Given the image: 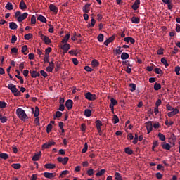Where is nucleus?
<instances>
[{
	"label": "nucleus",
	"mask_w": 180,
	"mask_h": 180,
	"mask_svg": "<svg viewBox=\"0 0 180 180\" xmlns=\"http://www.w3.org/2000/svg\"><path fill=\"white\" fill-rule=\"evenodd\" d=\"M16 115L20 119V120H22V122H26V120L29 119V117H27V115L25 112V110L22 108H18L16 110Z\"/></svg>",
	"instance_id": "f257e3e1"
},
{
	"label": "nucleus",
	"mask_w": 180,
	"mask_h": 180,
	"mask_svg": "<svg viewBox=\"0 0 180 180\" xmlns=\"http://www.w3.org/2000/svg\"><path fill=\"white\" fill-rule=\"evenodd\" d=\"M29 16V13H24L22 14V12L20 11H16L15 14V18H16L18 22L19 23L22 22V21L25 20Z\"/></svg>",
	"instance_id": "f03ea898"
},
{
	"label": "nucleus",
	"mask_w": 180,
	"mask_h": 180,
	"mask_svg": "<svg viewBox=\"0 0 180 180\" xmlns=\"http://www.w3.org/2000/svg\"><path fill=\"white\" fill-rule=\"evenodd\" d=\"M8 89L11 91L12 94H14V96H20V91L16 88V85L11 83L8 84Z\"/></svg>",
	"instance_id": "7ed1b4c3"
},
{
	"label": "nucleus",
	"mask_w": 180,
	"mask_h": 180,
	"mask_svg": "<svg viewBox=\"0 0 180 180\" xmlns=\"http://www.w3.org/2000/svg\"><path fill=\"white\" fill-rule=\"evenodd\" d=\"M39 115H40V109H39V107L36 106L35 107V111H34V123L37 124V126H39L40 124L39 123Z\"/></svg>",
	"instance_id": "20e7f679"
},
{
	"label": "nucleus",
	"mask_w": 180,
	"mask_h": 180,
	"mask_svg": "<svg viewBox=\"0 0 180 180\" xmlns=\"http://www.w3.org/2000/svg\"><path fill=\"white\" fill-rule=\"evenodd\" d=\"M85 98L88 101H95L96 99V94L87 92L85 94Z\"/></svg>",
	"instance_id": "39448f33"
},
{
	"label": "nucleus",
	"mask_w": 180,
	"mask_h": 180,
	"mask_svg": "<svg viewBox=\"0 0 180 180\" xmlns=\"http://www.w3.org/2000/svg\"><path fill=\"white\" fill-rule=\"evenodd\" d=\"M146 130L148 131V134H150V133L153 131V123L151 122V121L146 122Z\"/></svg>",
	"instance_id": "423d86ee"
},
{
	"label": "nucleus",
	"mask_w": 180,
	"mask_h": 180,
	"mask_svg": "<svg viewBox=\"0 0 180 180\" xmlns=\"http://www.w3.org/2000/svg\"><path fill=\"white\" fill-rule=\"evenodd\" d=\"M55 144H56V142L49 141L48 142L42 145V148H44V149L50 148V147H51L52 146H54Z\"/></svg>",
	"instance_id": "0eeeda50"
},
{
	"label": "nucleus",
	"mask_w": 180,
	"mask_h": 180,
	"mask_svg": "<svg viewBox=\"0 0 180 180\" xmlns=\"http://www.w3.org/2000/svg\"><path fill=\"white\" fill-rule=\"evenodd\" d=\"M40 37L41 40L44 41L45 44H49L50 43H51V40L50 39V38H49V37L44 35L43 34H41Z\"/></svg>",
	"instance_id": "6e6552de"
},
{
	"label": "nucleus",
	"mask_w": 180,
	"mask_h": 180,
	"mask_svg": "<svg viewBox=\"0 0 180 180\" xmlns=\"http://www.w3.org/2000/svg\"><path fill=\"white\" fill-rule=\"evenodd\" d=\"M73 103H74V102L71 99H68L66 101L65 106H66L68 110H71V109H72Z\"/></svg>",
	"instance_id": "1a4fd4ad"
},
{
	"label": "nucleus",
	"mask_w": 180,
	"mask_h": 180,
	"mask_svg": "<svg viewBox=\"0 0 180 180\" xmlns=\"http://www.w3.org/2000/svg\"><path fill=\"white\" fill-rule=\"evenodd\" d=\"M60 49H62V50H63V53L65 54V53H68V50L70 49H71V46H70V44L65 43V44H63L60 47Z\"/></svg>",
	"instance_id": "9d476101"
},
{
	"label": "nucleus",
	"mask_w": 180,
	"mask_h": 180,
	"mask_svg": "<svg viewBox=\"0 0 180 180\" xmlns=\"http://www.w3.org/2000/svg\"><path fill=\"white\" fill-rule=\"evenodd\" d=\"M44 176L45 178H48V179H53V178L56 177V173H50V172H44Z\"/></svg>",
	"instance_id": "9b49d317"
},
{
	"label": "nucleus",
	"mask_w": 180,
	"mask_h": 180,
	"mask_svg": "<svg viewBox=\"0 0 180 180\" xmlns=\"http://www.w3.org/2000/svg\"><path fill=\"white\" fill-rule=\"evenodd\" d=\"M124 41L126 43H130L131 44H134V43H136V40H134V39L131 37H127L124 38Z\"/></svg>",
	"instance_id": "f8f14e48"
},
{
	"label": "nucleus",
	"mask_w": 180,
	"mask_h": 180,
	"mask_svg": "<svg viewBox=\"0 0 180 180\" xmlns=\"http://www.w3.org/2000/svg\"><path fill=\"white\" fill-rule=\"evenodd\" d=\"M19 8L21 11H26V9H27V6L26 5V3H25L24 0L20 1Z\"/></svg>",
	"instance_id": "ddd939ff"
},
{
	"label": "nucleus",
	"mask_w": 180,
	"mask_h": 180,
	"mask_svg": "<svg viewBox=\"0 0 180 180\" xmlns=\"http://www.w3.org/2000/svg\"><path fill=\"white\" fill-rule=\"evenodd\" d=\"M102 126V122L99 120L96 121V127H97V130L98 133H102V129L101 128Z\"/></svg>",
	"instance_id": "4468645a"
},
{
	"label": "nucleus",
	"mask_w": 180,
	"mask_h": 180,
	"mask_svg": "<svg viewBox=\"0 0 180 180\" xmlns=\"http://www.w3.org/2000/svg\"><path fill=\"white\" fill-rule=\"evenodd\" d=\"M178 113H179V110L175 108L174 110H172V112H168L167 116L169 117H172V116H175V115H178Z\"/></svg>",
	"instance_id": "2eb2a0df"
},
{
	"label": "nucleus",
	"mask_w": 180,
	"mask_h": 180,
	"mask_svg": "<svg viewBox=\"0 0 180 180\" xmlns=\"http://www.w3.org/2000/svg\"><path fill=\"white\" fill-rule=\"evenodd\" d=\"M53 70H54V62L51 61L49 63V65L46 67V71L48 72H53Z\"/></svg>",
	"instance_id": "dca6fc26"
},
{
	"label": "nucleus",
	"mask_w": 180,
	"mask_h": 180,
	"mask_svg": "<svg viewBox=\"0 0 180 180\" xmlns=\"http://www.w3.org/2000/svg\"><path fill=\"white\" fill-rule=\"evenodd\" d=\"M90 6H91L90 4H86L84 6H83L82 11L84 13H89Z\"/></svg>",
	"instance_id": "f3484780"
},
{
	"label": "nucleus",
	"mask_w": 180,
	"mask_h": 180,
	"mask_svg": "<svg viewBox=\"0 0 180 180\" xmlns=\"http://www.w3.org/2000/svg\"><path fill=\"white\" fill-rule=\"evenodd\" d=\"M30 73L31 74V77L32 78H37V77L40 76V73L36 70H30Z\"/></svg>",
	"instance_id": "a211bd4d"
},
{
	"label": "nucleus",
	"mask_w": 180,
	"mask_h": 180,
	"mask_svg": "<svg viewBox=\"0 0 180 180\" xmlns=\"http://www.w3.org/2000/svg\"><path fill=\"white\" fill-rule=\"evenodd\" d=\"M49 8L51 12H54V13H57L58 12V8L54 4H50Z\"/></svg>",
	"instance_id": "6ab92c4d"
},
{
	"label": "nucleus",
	"mask_w": 180,
	"mask_h": 180,
	"mask_svg": "<svg viewBox=\"0 0 180 180\" xmlns=\"http://www.w3.org/2000/svg\"><path fill=\"white\" fill-rule=\"evenodd\" d=\"M162 148H163V150H167L168 151L171 150V145H169V143H165V142H162Z\"/></svg>",
	"instance_id": "aec40b11"
},
{
	"label": "nucleus",
	"mask_w": 180,
	"mask_h": 180,
	"mask_svg": "<svg viewBox=\"0 0 180 180\" xmlns=\"http://www.w3.org/2000/svg\"><path fill=\"white\" fill-rule=\"evenodd\" d=\"M9 27L11 30H16L18 29V24L15 22H9Z\"/></svg>",
	"instance_id": "412c9836"
},
{
	"label": "nucleus",
	"mask_w": 180,
	"mask_h": 180,
	"mask_svg": "<svg viewBox=\"0 0 180 180\" xmlns=\"http://www.w3.org/2000/svg\"><path fill=\"white\" fill-rule=\"evenodd\" d=\"M37 20L42 22V23H47V19H46V17L43 16L42 15H38Z\"/></svg>",
	"instance_id": "4be33fe9"
},
{
	"label": "nucleus",
	"mask_w": 180,
	"mask_h": 180,
	"mask_svg": "<svg viewBox=\"0 0 180 180\" xmlns=\"http://www.w3.org/2000/svg\"><path fill=\"white\" fill-rule=\"evenodd\" d=\"M45 168L47 169H54L56 168V165L51 163H47L44 165Z\"/></svg>",
	"instance_id": "5701e85b"
},
{
	"label": "nucleus",
	"mask_w": 180,
	"mask_h": 180,
	"mask_svg": "<svg viewBox=\"0 0 180 180\" xmlns=\"http://www.w3.org/2000/svg\"><path fill=\"white\" fill-rule=\"evenodd\" d=\"M0 121L1 123H6L8 122V117L3 116L2 114H0Z\"/></svg>",
	"instance_id": "b1692460"
},
{
	"label": "nucleus",
	"mask_w": 180,
	"mask_h": 180,
	"mask_svg": "<svg viewBox=\"0 0 180 180\" xmlns=\"http://www.w3.org/2000/svg\"><path fill=\"white\" fill-rule=\"evenodd\" d=\"M6 9L8 11H12L13 9V5L11 2H8L5 6Z\"/></svg>",
	"instance_id": "393cba45"
},
{
	"label": "nucleus",
	"mask_w": 180,
	"mask_h": 180,
	"mask_svg": "<svg viewBox=\"0 0 180 180\" xmlns=\"http://www.w3.org/2000/svg\"><path fill=\"white\" fill-rule=\"evenodd\" d=\"M41 155V153L34 155V156L32 157V161H39V160H40Z\"/></svg>",
	"instance_id": "a878e982"
},
{
	"label": "nucleus",
	"mask_w": 180,
	"mask_h": 180,
	"mask_svg": "<svg viewBox=\"0 0 180 180\" xmlns=\"http://www.w3.org/2000/svg\"><path fill=\"white\" fill-rule=\"evenodd\" d=\"M113 41V35H112L108 39L104 41L105 46H108L109 43H112Z\"/></svg>",
	"instance_id": "bb28decb"
},
{
	"label": "nucleus",
	"mask_w": 180,
	"mask_h": 180,
	"mask_svg": "<svg viewBox=\"0 0 180 180\" xmlns=\"http://www.w3.org/2000/svg\"><path fill=\"white\" fill-rule=\"evenodd\" d=\"M0 158H2L3 160H8L9 158V155L5 153H0Z\"/></svg>",
	"instance_id": "cd10ccee"
},
{
	"label": "nucleus",
	"mask_w": 180,
	"mask_h": 180,
	"mask_svg": "<svg viewBox=\"0 0 180 180\" xmlns=\"http://www.w3.org/2000/svg\"><path fill=\"white\" fill-rule=\"evenodd\" d=\"M129 53L124 52L121 54V59L122 60H127L129 58Z\"/></svg>",
	"instance_id": "c85d7f7f"
},
{
	"label": "nucleus",
	"mask_w": 180,
	"mask_h": 180,
	"mask_svg": "<svg viewBox=\"0 0 180 180\" xmlns=\"http://www.w3.org/2000/svg\"><path fill=\"white\" fill-rule=\"evenodd\" d=\"M95 23H96V21L95 20V19L91 18V23H89L87 25V27H94V26H95Z\"/></svg>",
	"instance_id": "c756f323"
},
{
	"label": "nucleus",
	"mask_w": 180,
	"mask_h": 180,
	"mask_svg": "<svg viewBox=\"0 0 180 180\" xmlns=\"http://www.w3.org/2000/svg\"><path fill=\"white\" fill-rule=\"evenodd\" d=\"M115 180H123L122 179V174L119 172H115Z\"/></svg>",
	"instance_id": "7c9ffc66"
},
{
	"label": "nucleus",
	"mask_w": 180,
	"mask_h": 180,
	"mask_svg": "<svg viewBox=\"0 0 180 180\" xmlns=\"http://www.w3.org/2000/svg\"><path fill=\"white\" fill-rule=\"evenodd\" d=\"M70 40V34H67L65 37L62 39V43L64 44Z\"/></svg>",
	"instance_id": "2f4dec72"
},
{
	"label": "nucleus",
	"mask_w": 180,
	"mask_h": 180,
	"mask_svg": "<svg viewBox=\"0 0 180 180\" xmlns=\"http://www.w3.org/2000/svg\"><path fill=\"white\" fill-rule=\"evenodd\" d=\"M84 115L86 116V117H90V116L92 115V111L89 109H86L84 111Z\"/></svg>",
	"instance_id": "473e14b6"
},
{
	"label": "nucleus",
	"mask_w": 180,
	"mask_h": 180,
	"mask_svg": "<svg viewBox=\"0 0 180 180\" xmlns=\"http://www.w3.org/2000/svg\"><path fill=\"white\" fill-rule=\"evenodd\" d=\"M125 153L129 155H131V154H133V150H131V148L129 147L125 148Z\"/></svg>",
	"instance_id": "72a5a7b5"
},
{
	"label": "nucleus",
	"mask_w": 180,
	"mask_h": 180,
	"mask_svg": "<svg viewBox=\"0 0 180 180\" xmlns=\"http://www.w3.org/2000/svg\"><path fill=\"white\" fill-rule=\"evenodd\" d=\"M131 22L132 23H136V24L140 23V18L137 17H132Z\"/></svg>",
	"instance_id": "f704fd0d"
},
{
	"label": "nucleus",
	"mask_w": 180,
	"mask_h": 180,
	"mask_svg": "<svg viewBox=\"0 0 180 180\" xmlns=\"http://www.w3.org/2000/svg\"><path fill=\"white\" fill-rule=\"evenodd\" d=\"M91 65L92 67H98L99 65V62H98L96 60V59H94L92 61H91Z\"/></svg>",
	"instance_id": "c9c22d12"
},
{
	"label": "nucleus",
	"mask_w": 180,
	"mask_h": 180,
	"mask_svg": "<svg viewBox=\"0 0 180 180\" xmlns=\"http://www.w3.org/2000/svg\"><path fill=\"white\" fill-rule=\"evenodd\" d=\"M105 172H106L105 169H101L96 174V176H102Z\"/></svg>",
	"instance_id": "e433bc0d"
},
{
	"label": "nucleus",
	"mask_w": 180,
	"mask_h": 180,
	"mask_svg": "<svg viewBox=\"0 0 180 180\" xmlns=\"http://www.w3.org/2000/svg\"><path fill=\"white\" fill-rule=\"evenodd\" d=\"M61 116H63V112L56 111V115L53 116V119L56 120L57 117H61Z\"/></svg>",
	"instance_id": "4c0bfd02"
},
{
	"label": "nucleus",
	"mask_w": 180,
	"mask_h": 180,
	"mask_svg": "<svg viewBox=\"0 0 180 180\" xmlns=\"http://www.w3.org/2000/svg\"><path fill=\"white\" fill-rule=\"evenodd\" d=\"M154 89L155 91H160L161 89V84L160 83H155Z\"/></svg>",
	"instance_id": "58836bf2"
},
{
	"label": "nucleus",
	"mask_w": 180,
	"mask_h": 180,
	"mask_svg": "<svg viewBox=\"0 0 180 180\" xmlns=\"http://www.w3.org/2000/svg\"><path fill=\"white\" fill-rule=\"evenodd\" d=\"M32 37H33V34H32L31 33L26 34L24 36L25 40H30V39H32Z\"/></svg>",
	"instance_id": "ea45409f"
},
{
	"label": "nucleus",
	"mask_w": 180,
	"mask_h": 180,
	"mask_svg": "<svg viewBox=\"0 0 180 180\" xmlns=\"http://www.w3.org/2000/svg\"><path fill=\"white\" fill-rule=\"evenodd\" d=\"M53 130V125L51 124H49L46 127V133H50Z\"/></svg>",
	"instance_id": "a19ab883"
},
{
	"label": "nucleus",
	"mask_w": 180,
	"mask_h": 180,
	"mask_svg": "<svg viewBox=\"0 0 180 180\" xmlns=\"http://www.w3.org/2000/svg\"><path fill=\"white\" fill-rule=\"evenodd\" d=\"M123 51V49H122V47L117 46L115 49V53L116 54H122Z\"/></svg>",
	"instance_id": "79ce46f5"
},
{
	"label": "nucleus",
	"mask_w": 180,
	"mask_h": 180,
	"mask_svg": "<svg viewBox=\"0 0 180 180\" xmlns=\"http://www.w3.org/2000/svg\"><path fill=\"white\" fill-rule=\"evenodd\" d=\"M161 63L165 65V67H168L169 64H168V62L167 61V59L162 58L161 59Z\"/></svg>",
	"instance_id": "37998d69"
},
{
	"label": "nucleus",
	"mask_w": 180,
	"mask_h": 180,
	"mask_svg": "<svg viewBox=\"0 0 180 180\" xmlns=\"http://www.w3.org/2000/svg\"><path fill=\"white\" fill-rule=\"evenodd\" d=\"M11 167H12V168H14V169H19V168H20L21 165L19 163H16V164L14 163L11 165Z\"/></svg>",
	"instance_id": "c03bdc74"
},
{
	"label": "nucleus",
	"mask_w": 180,
	"mask_h": 180,
	"mask_svg": "<svg viewBox=\"0 0 180 180\" xmlns=\"http://www.w3.org/2000/svg\"><path fill=\"white\" fill-rule=\"evenodd\" d=\"M159 139L161 140V141H165V136L161 133L158 134Z\"/></svg>",
	"instance_id": "a18cd8bd"
},
{
	"label": "nucleus",
	"mask_w": 180,
	"mask_h": 180,
	"mask_svg": "<svg viewBox=\"0 0 180 180\" xmlns=\"http://www.w3.org/2000/svg\"><path fill=\"white\" fill-rule=\"evenodd\" d=\"M86 151H88V143H85L84 148L82 150V153L84 154V153H86Z\"/></svg>",
	"instance_id": "49530a36"
},
{
	"label": "nucleus",
	"mask_w": 180,
	"mask_h": 180,
	"mask_svg": "<svg viewBox=\"0 0 180 180\" xmlns=\"http://www.w3.org/2000/svg\"><path fill=\"white\" fill-rule=\"evenodd\" d=\"M21 51H22V53L23 54H25V56H26V54H27V53H26V51H27V45H24V46L22 47Z\"/></svg>",
	"instance_id": "de8ad7c7"
},
{
	"label": "nucleus",
	"mask_w": 180,
	"mask_h": 180,
	"mask_svg": "<svg viewBox=\"0 0 180 180\" xmlns=\"http://www.w3.org/2000/svg\"><path fill=\"white\" fill-rule=\"evenodd\" d=\"M110 109L112 113H113V97L110 98Z\"/></svg>",
	"instance_id": "09e8293b"
},
{
	"label": "nucleus",
	"mask_w": 180,
	"mask_h": 180,
	"mask_svg": "<svg viewBox=\"0 0 180 180\" xmlns=\"http://www.w3.org/2000/svg\"><path fill=\"white\" fill-rule=\"evenodd\" d=\"M103 34H99L97 39L98 40V41H100V43H102V41H103Z\"/></svg>",
	"instance_id": "8fccbe9b"
},
{
	"label": "nucleus",
	"mask_w": 180,
	"mask_h": 180,
	"mask_svg": "<svg viewBox=\"0 0 180 180\" xmlns=\"http://www.w3.org/2000/svg\"><path fill=\"white\" fill-rule=\"evenodd\" d=\"M18 40V37H16V35H12L11 37V43L13 44L15 43H16V41Z\"/></svg>",
	"instance_id": "3c124183"
},
{
	"label": "nucleus",
	"mask_w": 180,
	"mask_h": 180,
	"mask_svg": "<svg viewBox=\"0 0 180 180\" xmlns=\"http://www.w3.org/2000/svg\"><path fill=\"white\" fill-rule=\"evenodd\" d=\"M6 108V103L4 101H0V109H5Z\"/></svg>",
	"instance_id": "603ef678"
},
{
	"label": "nucleus",
	"mask_w": 180,
	"mask_h": 180,
	"mask_svg": "<svg viewBox=\"0 0 180 180\" xmlns=\"http://www.w3.org/2000/svg\"><path fill=\"white\" fill-rule=\"evenodd\" d=\"M113 123L114 124H116L118 122H119V117H117V115H113Z\"/></svg>",
	"instance_id": "864d4df0"
},
{
	"label": "nucleus",
	"mask_w": 180,
	"mask_h": 180,
	"mask_svg": "<svg viewBox=\"0 0 180 180\" xmlns=\"http://www.w3.org/2000/svg\"><path fill=\"white\" fill-rule=\"evenodd\" d=\"M129 88H130L131 92H134V90L136 89V85L133 83L130 84H129Z\"/></svg>",
	"instance_id": "5fc2aeb1"
},
{
	"label": "nucleus",
	"mask_w": 180,
	"mask_h": 180,
	"mask_svg": "<svg viewBox=\"0 0 180 180\" xmlns=\"http://www.w3.org/2000/svg\"><path fill=\"white\" fill-rule=\"evenodd\" d=\"M86 174L89 175V176H92V175H94V169H89L87 170Z\"/></svg>",
	"instance_id": "6e6d98bb"
},
{
	"label": "nucleus",
	"mask_w": 180,
	"mask_h": 180,
	"mask_svg": "<svg viewBox=\"0 0 180 180\" xmlns=\"http://www.w3.org/2000/svg\"><path fill=\"white\" fill-rule=\"evenodd\" d=\"M154 72H155V74H162V70H161V68H156L154 70Z\"/></svg>",
	"instance_id": "4d7b16f0"
},
{
	"label": "nucleus",
	"mask_w": 180,
	"mask_h": 180,
	"mask_svg": "<svg viewBox=\"0 0 180 180\" xmlns=\"http://www.w3.org/2000/svg\"><path fill=\"white\" fill-rule=\"evenodd\" d=\"M31 23L32 25H36V16L34 15L31 17Z\"/></svg>",
	"instance_id": "13d9d810"
},
{
	"label": "nucleus",
	"mask_w": 180,
	"mask_h": 180,
	"mask_svg": "<svg viewBox=\"0 0 180 180\" xmlns=\"http://www.w3.org/2000/svg\"><path fill=\"white\" fill-rule=\"evenodd\" d=\"M40 74H41V75H42V77H44V78H47V72H46V71H44V70H41L40 71Z\"/></svg>",
	"instance_id": "bf43d9fd"
},
{
	"label": "nucleus",
	"mask_w": 180,
	"mask_h": 180,
	"mask_svg": "<svg viewBox=\"0 0 180 180\" xmlns=\"http://www.w3.org/2000/svg\"><path fill=\"white\" fill-rule=\"evenodd\" d=\"M68 160H69L68 157H65L63 159V162H62L63 165H65L67 162H68Z\"/></svg>",
	"instance_id": "052dcab7"
},
{
	"label": "nucleus",
	"mask_w": 180,
	"mask_h": 180,
	"mask_svg": "<svg viewBox=\"0 0 180 180\" xmlns=\"http://www.w3.org/2000/svg\"><path fill=\"white\" fill-rule=\"evenodd\" d=\"M84 70H85V71H87L88 72H91V71H94V69H92L89 66H85Z\"/></svg>",
	"instance_id": "680f3d73"
},
{
	"label": "nucleus",
	"mask_w": 180,
	"mask_h": 180,
	"mask_svg": "<svg viewBox=\"0 0 180 180\" xmlns=\"http://www.w3.org/2000/svg\"><path fill=\"white\" fill-rule=\"evenodd\" d=\"M16 78L20 80V84H23L25 81L23 80V77L22 76L15 75Z\"/></svg>",
	"instance_id": "e2e57ef3"
},
{
	"label": "nucleus",
	"mask_w": 180,
	"mask_h": 180,
	"mask_svg": "<svg viewBox=\"0 0 180 180\" xmlns=\"http://www.w3.org/2000/svg\"><path fill=\"white\" fill-rule=\"evenodd\" d=\"M180 67L179 66H176L174 69V72H176V75H180Z\"/></svg>",
	"instance_id": "0e129e2a"
},
{
	"label": "nucleus",
	"mask_w": 180,
	"mask_h": 180,
	"mask_svg": "<svg viewBox=\"0 0 180 180\" xmlns=\"http://www.w3.org/2000/svg\"><path fill=\"white\" fill-rule=\"evenodd\" d=\"M165 125L166 126H172V124H174V122L173 121H168V120H166L165 122Z\"/></svg>",
	"instance_id": "69168bd1"
},
{
	"label": "nucleus",
	"mask_w": 180,
	"mask_h": 180,
	"mask_svg": "<svg viewBox=\"0 0 180 180\" xmlns=\"http://www.w3.org/2000/svg\"><path fill=\"white\" fill-rule=\"evenodd\" d=\"M28 58L29 60H34V53H29Z\"/></svg>",
	"instance_id": "338daca9"
},
{
	"label": "nucleus",
	"mask_w": 180,
	"mask_h": 180,
	"mask_svg": "<svg viewBox=\"0 0 180 180\" xmlns=\"http://www.w3.org/2000/svg\"><path fill=\"white\" fill-rule=\"evenodd\" d=\"M162 103V101L161 99H158L156 103H155V106L156 108H158Z\"/></svg>",
	"instance_id": "774afa93"
}]
</instances>
